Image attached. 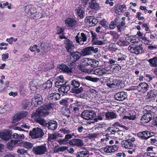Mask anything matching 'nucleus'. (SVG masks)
Segmentation results:
<instances>
[{
  "label": "nucleus",
  "instance_id": "obj_1",
  "mask_svg": "<svg viewBox=\"0 0 157 157\" xmlns=\"http://www.w3.org/2000/svg\"><path fill=\"white\" fill-rule=\"evenodd\" d=\"M53 106V105L52 103L43 105L36 112L32 113V117L42 126L47 128L48 122H47L42 118L49 114L48 111L52 108Z\"/></svg>",
  "mask_w": 157,
  "mask_h": 157
},
{
  "label": "nucleus",
  "instance_id": "obj_2",
  "mask_svg": "<svg viewBox=\"0 0 157 157\" xmlns=\"http://www.w3.org/2000/svg\"><path fill=\"white\" fill-rule=\"evenodd\" d=\"M69 86L71 88V91L73 93L80 94L82 92L83 90V89L82 87H80V82L76 80H71Z\"/></svg>",
  "mask_w": 157,
  "mask_h": 157
},
{
  "label": "nucleus",
  "instance_id": "obj_3",
  "mask_svg": "<svg viewBox=\"0 0 157 157\" xmlns=\"http://www.w3.org/2000/svg\"><path fill=\"white\" fill-rule=\"evenodd\" d=\"M90 37L89 33L86 31H84L83 33H78L77 34L75 37V40L77 43L82 45L84 44L85 42L87 41V38Z\"/></svg>",
  "mask_w": 157,
  "mask_h": 157
},
{
  "label": "nucleus",
  "instance_id": "obj_4",
  "mask_svg": "<svg viewBox=\"0 0 157 157\" xmlns=\"http://www.w3.org/2000/svg\"><path fill=\"white\" fill-rule=\"evenodd\" d=\"M32 151L36 155H41L45 154L48 152L47 145L44 144L33 147Z\"/></svg>",
  "mask_w": 157,
  "mask_h": 157
},
{
  "label": "nucleus",
  "instance_id": "obj_5",
  "mask_svg": "<svg viewBox=\"0 0 157 157\" xmlns=\"http://www.w3.org/2000/svg\"><path fill=\"white\" fill-rule=\"evenodd\" d=\"M44 135L43 131L40 128H34L30 131L29 135L33 139L40 138Z\"/></svg>",
  "mask_w": 157,
  "mask_h": 157
},
{
  "label": "nucleus",
  "instance_id": "obj_6",
  "mask_svg": "<svg viewBox=\"0 0 157 157\" xmlns=\"http://www.w3.org/2000/svg\"><path fill=\"white\" fill-rule=\"evenodd\" d=\"M81 116L83 119L86 120L94 119L96 116L95 112L92 110H87L84 111L81 113Z\"/></svg>",
  "mask_w": 157,
  "mask_h": 157
},
{
  "label": "nucleus",
  "instance_id": "obj_7",
  "mask_svg": "<svg viewBox=\"0 0 157 157\" xmlns=\"http://www.w3.org/2000/svg\"><path fill=\"white\" fill-rule=\"evenodd\" d=\"M81 52L82 56H85L91 55L93 53L98 52V48H94L93 47H88L82 49Z\"/></svg>",
  "mask_w": 157,
  "mask_h": 157
},
{
  "label": "nucleus",
  "instance_id": "obj_8",
  "mask_svg": "<svg viewBox=\"0 0 157 157\" xmlns=\"http://www.w3.org/2000/svg\"><path fill=\"white\" fill-rule=\"evenodd\" d=\"M132 45L129 46L128 48V50L131 52L138 55L141 53L143 52V47L142 45H136L135 47L132 46Z\"/></svg>",
  "mask_w": 157,
  "mask_h": 157
},
{
  "label": "nucleus",
  "instance_id": "obj_9",
  "mask_svg": "<svg viewBox=\"0 0 157 157\" xmlns=\"http://www.w3.org/2000/svg\"><path fill=\"white\" fill-rule=\"evenodd\" d=\"M69 144L72 146H76L80 147L85 146V144L82 140L74 138L69 140Z\"/></svg>",
  "mask_w": 157,
  "mask_h": 157
},
{
  "label": "nucleus",
  "instance_id": "obj_10",
  "mask_svg": "<svg viewBox=\"0 0 157 157\" xmlns=\"http://www.w3.org/2000/svg\"><path fill=\"white\" fill-rule=\"evenodd\" d=\"M154 117V114L145 113L142 116L140 120V122L143 124L147 123L153 119Z\"/></svg>",
  "mask_w": 157,
  "mask_h": 157
},
{
  "label": "nucleus",
  "instance_id": "obj_11",
  "mask_svg": "<svg viewBox=\"0 0 157 157\" xmlns=\"http://www.w3.org/2000/svg\"><path fill=\"white\" fill-rule=\"evenodd\" d=\"M137 135L140 138L144 140H147L153 136L150 131L147 130L138 133Z\"/></svg>",
  "mask_w": 157,
  "mask_h": 157
},
{
  "label": "nucleus",
  "instance_id": "obj_12",
  "mask_svg": "<svg viewBox=\"0 0 157 157\" xmlns=\"http://www.w3.org/2000/svg\"><path fill=\"white\" fill-rule=\"evenodd\" d=\"M23 143L22 140H11L7 144L8 148L10 150L13 149V147L21 145Z\"/></svg>",
  "mask_w": 157,
  "mask_h": 157
},
{
  "label": "nucleus",
  "instance_id": "obj_13",
  "mask_svg": "<svg viewBox=\"0 0 157 157\" xmlns=\"http://www.w3.org/2000/svg\"><path fill=\"white\" fill-rule=\"evenodd\" d=\"M127 93L122 91L116 93L114 96V98L117 101H123L127 98Z\"/></svg>",
  "mask_w": 157,
  "mask_h": 157
},
{
  "label": "nucleus",
  "instance_id": "obj_14",
  "mask_svg": "<svg viewBox=\"0 0 157 157\" xmlns=\"http://www.w3.org/2000/svg\"><path fill=\"white\" fill-rule=\"evenodd\" d=\"M65 48L68 52H71L75 48V45L70 40L67 39L65 42Z\"/></svg>",
  "mask_w": 157,
  "mask_h": 157
},
{
  "label": "nucleus",
  "instance_id": "obj_15",
  "mask_svg": "<svg viewBox=\"0 0 157 157\" xmlns=\"http://www.w3.org/2000/svg\"><path fill=\"white\" fill-rule=\"evenodd\" d=\"M118 147L117 145H107L104 148L103 150L105 153H110L114 152L118 150Z\"/></svg>",
  "mask_w": 157,
  "mask_h": 157
},
{
  "label": "nucleus",
  "instance_id": "obj_16",
  "mask_svg": "<svg viewBox=\"0 0 157 157\" xmlns=\"http://www.w3.org/2000/svg\"><path fill=\"white\" fill-rule=\"evenodd\" d=\"M59 68L64 72L66 73L68 75L72 76L73 74L72 69L68 67L66 65L64 64L60 65L59 66Z\"/></svg>",
  "mask_w": 157,
  "mask_h": 157
},
{
  "label": "nucleus",
  "instance_id": "obj_17",
  "mask_svg": "<svg viewBox=\"0 0 157 157\" xmlns=\"http://www.w3.org/2000/svg\"><path fill=\"white\" fill-rule=\"evenodd\" d=\"M36 11V8L33 5H29L25 7V11L28 16L30 17Z\"/></svg>",
  "mask_w": 157,
  "mask_h": 157
},
{
  "label": "nucleus",
  "instance_id": "obj_18",
  "mask_svg": "<svg viewBox=\"0 0 157 157\" xmlns=\"http://www.w3.org/2000/svg\"><path fill=\"white\" fill-rule=\"evenodd\" d=\"M91 73H92L93 74H95L99 76H101L103 75L106 73V71L103 68H98L95 69H92V71H91Z\"/></svg>",
  "mask_w": 157,
  "mask_h": 157
},
{
  "label": "nucleus",
  "instance_id": "obj_19",
  "mask_svg": "<svg viewBox=\"0 0 157 157\" xmlns=\"http://www.w3.org/2000/svg\"><path fill=\"white\" fill-rule=\"evenodd\" d=\"M121 144L123 147L126 149H132V148L135 147L136 145L134 144L129 140H123L121 142Z\"/></svg>",
  "mask_w": 157,
  "mask_h": 157
},
{
  "label": "nucleus",
  "instance_id": "obj_20",
  "mask_svg": "<svg viewBox=\"0 0 157 157\" xmlns=\"http://www.w3.org/2000/svg\"><path fill=\"white\" fill-rule=\"evenodd\" d=\"M58 123L54 120H51L48 122V125L47 127L48 129L54 131L57 128Z\"/></svg>",
  "mask_w": 157,
  "mask_h": 157
},
{
  "label": "nucleus",
  "instance_id": "obj_21",
  "mask_svg": "<svg viewBox=\"0 0 157 157\" xmlns=\"http://www.w3.org/2000/svg\"><path fill=\"white\" fill-rule=\"evenodd\" d=\"M0 138L3 140L7 141L11 138V135L8 131L1 132H0Z\"/></svg>",
  "mask_w": 157,
  "mask_h": 157
},
{
  "label": "nucleus",
  "instance_id": "obj_22",
  "mask_svg": "<svg viewBox=\"0 0 157 157\" xmlns=\"http://www.w3.org/2000/svg\"><path fill=\"white\" fill-rule=\"evenodd\" d=\"M82 56V53H80L78 52H74L71 54V59L73 61V63L75 62L79 59Z\"/></svg>",
  "mask_w": 157,
  "mask_h": 157
},
{
  "label": "nucleus",
  "instance_id": "obj_23",
  "mask_svg": "<svg viewBox=\"0 0 157 157\" xmlns=\"http://www.w3.org/2000/svg\"><path fill=\"white\" fill-rule=\"evenodd\" d=\"M76 23V20L74 18H68L65 21V23L67 27H73L75 26Z\"/></svg>",
  "mask_w": 157,
  "mask_h": 157
},
{
  "label": "nucleus",
  "instance_id": "obj_24",
  "mask_svg": "<svg viewBox=\"0 0 157 157\" xmlns=\"http://www.w3.org/2000/svg\"><path fill=\"white\" fill-rule=\"evenodd\" d=\"M50 49L49 46L48 44L47 43H42L41 44L40 52L42 55L45 54Z\"/></svg>",
  "mask_w": 157,
  "mask_h": 157
},
{
  "label": "nucleus",
  "instance_id": "obj_25",
  "mask_svg": "<svg viewBox=\"0 0 157 157\" xmlns=\"http://www.w3.org/2000/svg\"><path fill=\"white\" fill-rule=\"evenodd\" d=\"M156 108L155 106L154 107L152 106L147 105L144 107V112H146V113H151V114H154V111L155 110Z\"/></svg>",
  "mask_w": 157,
  "mask_h": 157
},
{
  "label": "nucleus",
  "instance_id": "obj_26",
  "mask_svg": "<svg viewBox=\"0 0 157 157\" xmlns=\"http://www.w3.org/2000/svg\"><path fill=\"white\" fill-rule=\"evenodd\" d=\"M105 115L108 120H110L116 118L117 116L116 113L113 112H108L105 113Z\"/></svg>",
  "mask_w": 157,
  "mask_h": 157
},
{
  "label": "nucleus",
  "instance_id": "obj_27",
  "mask_svg": "<svg viewBox=\"0 0 157 157\" xmlns=\"http://www.w3.org/2000/svg\"><path fill=\"white\" fill-rule=\"evenodd\" d=\"M138 87L140 89H141L142 92H144L148 90L149 86L148 84L146 82H143L139 84L138 85Z\"/></svg>",
  "mask_w": 157,
  "mask_h": 157
},
{
  "label": "nucleus",
  "instance_id": "obj_28",
  "mask_svg": "<svg viewBox=\"0 0 157 157\" xmlns=\"http://www.w3.org/2000/svg\"><path fill=\"white\" fill-rule=\"evenodd\" d=\"M57 136L56 133L53 134H48V142L52 143L56 141L57 139Z\"/></svg>",
  "mask_w": 157,
  "mask_h": 157
},
{
  "label": "nucleus",
  "instance_id": "obj_29",
  "mask_svg": "<svg viewBox=\"0 0 157 157\" xmlns=\"http://www.w3.org/2000/svg\"><path fill=\"white\" fill-rule=\"evenodd\" d=\"M60 95L57 93H50L49 98L50 100H52L54 101H56L59 99L60 98Z\"/></svg>",
  "mask_w": 157,
  "mask_h": 157
},
{
  "label": "nucleus",
  "instance_id": "obj_30",
  "mask_svg": "<svg viewBox=\"0 0 157 157\" xmlns=\"http://www.w3.org/2000/svg\"><path fill=\"white\" fill-rule=\"evenodd\" d=\"M68 148V147L65 146H62L58 147H55L54 149V152L55 153H58L59 152H63L67 150Z\"/></svg>",
  "mask_w": 157,
  "mask_h": 157
},
{
  "label": "nucleus",
  "instance_id": "obj_31",
  "mask_svg": "<svg viewBox=\"0 0 157 157\" xmlns=\"http://www.w3.org/2000/svg\"><path fill=\"white\" fill-rule=\"evenodd\" d=\"M84 61L86 62V63L88 65H90L91 66H93L94 64H96L98 62L94 59H90L89 58H85Z\"/></svg>",
  "mask_w": 157,
  "mask_h": 157
},
{
  "label": "nucleus",
  "instance_id": "obj_32",
  "mask_svg": "<svg viewBox=\"0 0 157 157\" xmlns=\"http://www.w3.org/2000/svg\"><path fill=\"white\" fill-rule=\"evenodd\" d=\"M75 11L76 13L80 18H83L85 12L82 9L79 7H78L76 8Z\"/></svg>",
  "mask_w": 157,
  "mask_h": 157
},
{
  "label": "nucleus",
  "instance_id": "obj_33",
  "mask_svg": "<svg viewBox=\"0 0 157 157\" xmlns=\"http://www.w3.org/2000/svg\"><path fill=\"white\" fill-rule=\"evenodd\" d=\"M64 84L63 86H60L59 89V92H62L64 93H67V91L71 89L69 85L68 86L64 85Z\"/></svg>",
  "mask_w": 157,
  "mask_h": 157
},
{
  "label": "nucleus",
  "instance_id": "obj_34",
  "mask_svg": "<svg viewBox=\"0 0 157 157\" xmlns=\"http://www.w3.org/2000/svg\"><path fill=\"white\" fill-rule=\"evenodd\" d=\"M42 96L40 94H37L35 95V98L33 101L36 102L37 104L40 105L42 103Z\"/></svg>",
  "mask_w": 157,
  "mask_h": 157
},
{
  "label": "nucleus",
  "instance_id": "obj_35",
  "mask_svg": "<svg viewBox=\"0 0 157 157\" xmlns=\"http://www.w3.org/2000/svg\"><path fill=\"white\" fill-rule=\"evenodd\" d=\"M22 118V115L20 113H17L14 116L12 122L15 123L17 122L20 121Z\"/></svg>",
  "mask_w": 157,
  "mask_h": 157
},
{
  "label": "nucleus",
  "instance_id": "obj_36",
  "mask_svg": "<svg viewBox=\"0 0 157 157\" xmlns=\"http://www.w3.org/2000/svg\"><path fill=\"white\" fill-rule=\"evenodd\" d=\"M89 153L88 151H82L78 152L77 154V157H89Z\"/></svg>",
  "mask_w": 157,
  "mask_h": 157
},
{
  "label": "nucleus",
  "instance_id": "obj_37",
  "mask_svg": "<svg viewBox=\"0 0 157 157\" xmlns=\"http://www.w3.org/2000/svg\"><path fill=\"white\" fill-rule=\"evenodd\" d=\"M43 17L42 14L40 12H37L36 11L32 15L30 18L34 19L37 20Z\"/></svg>",
  "mask_w": 157,
  "mask_h": 157
},
{
  "label": "nucleus",
  "instance_id": "obj_38",
  "mask_svg": "<svg viewBox=\"0 0 157 157\" xmlns=\"http://www.w3.org/2000/svg\"><path fill=\"white\" fill-rule=\"evenodd\" d=\"M155 94L154 93V92L152 90L149 91L147 95V98L150 99L149 101L155 100Z\"/></svg>",
  "mask_w": 157,
  "mask_h": 157
},
{
  "label": "nucleus",
  "instance_id": "obj_39",
  "mask_svg": "<svg viewBox=\"0 0 157 157\" xmlns=\"http://www.w3.org/2000/svg\"><path fill=\"white\" fill-rule=\"evenodd\" d=\"M103 40H100L97 39L95 41H94V42H93V43L95 45H101L105 44L106 41V39L105 37H103Z\"/></svg>",
  "mask_w": 157,
  "mask_h": 157
},
{
  "label": "nucleus",
  "instance_id": "obj_40",
  "mask_svg": "<svg viewBox=\"0 0 157 157\" xmlns=\"http://www.w3.org/2000/svg\"><path fill=\"white\" fill-rule=\"evenodd\" d=\"M52 81L53 80L52 79H50L48 80L46 83L43 85L44 87L46 89H49L52 87Z\"/></svg>",
  "mask_w": 157,
  "mask_h": 157
},
{
  "label": "nucleus",
  "instance_id": "obj_41",
  "mask_svg": "<svg viewBox=\"0 0 157 157\" xmlns=\"http://www.w3.org/2000/svg\"><path fill=\"white\" fill-rule=\"evenodd\" d=\"M148 62L152 67H157V56L150 59L148 60Z\"/></svg>",
  "mask_w": 157,
  "mask_h": 157
},
{
  "label": "nucleus",
  "instance_id": "obj_42",
  "mask_svg": "<svg viewBox=\"0 0 157 157\" xmlns=\"http://www.w3.org/2000/svg\"><path fill=\"white\" fill-rule=\"evenodd\" d=\"M12 136L13 138L15 139L19 140H21L23 139L25 137L24 134H19L16 133H14L13 135Z\"/></svg>",
  "mask_w": 157,
  "mask_h": 157
},
{
  "label": "nucleus",
  "instance_id": "obj_43",
  "mask_svg": "<svg viewBox=\"0 0 157 157\" xmlns=\"http://www.w3.org/2000/svg\"><path fill=\"white\" fill-rule=\"evenodd\" d=\"M89 6L90 8L95 10H97L99 8V5L96 3L94 2V1H91L90 2Z\"/></svg>",
  "mask_w": 157,
  "mask_h": 157
},
{
  "label": "nucleus",
  "instance_id": "obj_44",
  "mask_svg": "<svg viewBox=\"0 0 157 157\" xmlns=\"http://www.w3.org/2000/svg\"><path fill=\"white\" fill-rule=\"evenodd\" d=\"M118 44L120 45L127 46L128 43L124 40V37H121L119 40L118 42Z\"/></svg>",
  "mask_w": 157,
  "mask_h": 157
},
{
  "label": "nucleus",
  "instance_id": "obj_45",
  "mask_svg": "<svg viewBox=\"0 0 157 157\" xmlns=\"http://www.w3.org/2000/svg\"><path fill=\"white\" fill-rule=\"evenodd\" d=\"M58 143L60 145H65L69 144V141H68L65 138L63 139H60L57 140Z\"/></svg>",
  "mask_w": 157,
  "mask_h": 157
},
{
  "label": "nucleus",
  "instance_id": "obj_46",
  "mask_svg": "<svg viewBox=\"0 0 157 157\" xmlns=\"http://www.w3.org/2000/svg\"><path fill=\"white\" fill-rule=\"evenodd\" d=\"M23 146L28 149H31L33 147V144L30 142L26 141L24 143Z\"/></svg>",
  "mask_w": 157,
  "mask_h": 157
},
{
  "label": "nucleus",
  "instance_id": "obj_47",
  "mask_svg": "<svg viewBox=\"0 0 157 157\" xmlns=\"http://www.w3.org/2000/svg\"><path fill=\"white\" fill-rule=\"evenodd\" d=\"M104 115L103 113L101 114L98 116L97 118H94V121H93L92 122V123H94V122L98 121V120L99 121H101L103 120V119L104 118Z\"/></svg>",
  "mask_w": 157,
  "mask_h": 157
},
{
  "label": "nucleus",
  "instance_id": "obj_48",
  "mask_svg": "<svg viewBox=\"0 0 157 157\" xmlns=\"http://www.w3.org/2000/svg\"><path fill=\"white\" fill-rule=\"evenodd\" d=\"M66 82L64 80H58L55 82V84L56 87H58L59 86H63Z\"/></svg>",
  "mask_w": 157,
  "mask_h": 157
},
{
  "label": "nucleus",
  "instance_id": "obj_49",
  "mask_svg": "<svg viewBox=\"0 0 157 157\" xmlns=\"http://www.w3.org/2000/svg\"><path fill=\"white\" fill-rule=\"evenodd\" d=\"M37 46L36 45H34L33 46H30L29 48V50L32 52H34L36 49V52L38 53H39L40 52V50L39 48H37Z\"/></svg>",
  "mask_w": 157,
  "mask_h": 157
},
{
  "label": "nucleus",
  "instance_id": "obj_50",
  "mask_svg": "<svg viewBox=\"0 0 157 157\" xmlns=\"http://www.w3.org/2000/svg\"><path fill=\"white\" fill-rule=\"evenodd\" d=\"M118 58L117 60L118 61L120 60L122 61L124 60H125L127 57L125 55L121 53L118 54Z\"/></svg>",
  "mask_w": 157,
  "mask_h": 157
},
{
  "label": "nucleus",
  "instance_id": "obj_51",
  "mask_svg": "<svg viewBox=\"0 0 157 157\" xmlns=\"http://www.w3.org/2000/svg\"><path fill=\"white\" fill-rule=\"evenodd\" d=\"M91 33L92 37V41L93 42L98 39L97 35L95 32L93 31L91 32Z\"/></svg>",
  "mask_w": 157,
  "mask_h": 157
},
{
  "label": "nucleus",
  "instance_id": "obj_52",
  "mask_svg": "<svg viewBox=\"0 0 157 157\" xmlns=\"http://www.w3.org/2000/svg\"><path fill=\"white\" fill-rule=\"evenodd\" d=\"M30 103V102L28 101L25 100L23 101L22 102V108L24 109H26L28 107Z\"/></svg>",
  "mask_w": 157,
  "mask_h": 157
},
{
  "label": "nucleus",
  "instance_id": "obj_53",
  "mask_svg": "<svg viewBox=\"0 0 157 157\" xmlns=\"http://www.w3.org/2000/svg\"><path fill=\"white\" fill-rule=\"evenodd\" d=\"M61 132L64 134H68L71 132V131L67 128H63L60 129Z\"/></svg>",
  "mask_w": 157,
  "mask_h": 157
},
{
  "label": "nucleus",
  "instance_id": "obj_54",
  "mask_svg": "<svg viewBox=\"0 0 157 157\" xmlns=\"http://www.w3.org/2000/svg\"><path fill=\"white\" fill-rule=\"evenodd\" d=\"M56 30L58 34H62L63 35L64 34V29L59 26H57L56 28Z\"/></svg>",
  "mask_w": 157,
  "mask_h": 157
},
{
  "label": "nucleus",
  "instance_id": "obj_55",
  "mask_svg": "<svg viewBox=\"0 0 157 157\" xmlns=\"http://www.w3.org/2000/svg\"><path fill=\"white\" fill-rule=\"evenodd\" d=\"M17 151L18 153L21 155L23 154L24 153H27V150L22 148H19Z\"/></svg>",
  "mask_w": 157,
  "mask_h": 157
},
{
  "label": "nucleus",
  "instance_id": "obj_56",
  "mask_svg": "<svg viewBox=\"0 0 157 157\" xmlns=\"http://www.w3.org/2000/svg\"><path fill=\"white\" fill-rule=\"evenodd\" d=\"M85 125L83 124L81 125H78L77 126V129L78 132L81 133L84 130H85L86 129L84 128V126Z\"/></svg>",
  "mask_w": 157,
  "mask_h": 157
},
{
  "label": "nucleus",
  "instance_id": "obj_57",
  "mask_svg": "<svg viewBox=\"0 0 157 157\" xmlns=\"http://www.w3.org/2000/svg\"><path fill=\"white\" fill-rule=\"evenodd\" d=\"M114 81L115 83V86L116 87L115 88L117 89H119L120 88H121V86H120L121 82L120 81L116 80H114Z\"/></svg>",
  "mask_w": 157,
  "mask_h": 157
},
{
  "label": "nucleus",
  "instance_id": "obj_58",
  "mask_svg": "<svg viewBox=\"0 0 157 157\" xmlns=\"http://www.w3.org/2000/svg\"><path fill=\"white\" fill-rule=\"evenodd\" d=\"M136 118L135 116L129 115V116H124L123 117V119H128L129 120H134Z\"/></svg>",
  "mask_w": 157,
  "mask_h": 157
},
{
  "label": "nucleus",
  "instance_id": "obj_59",
  "mask_svg": "<svg viewBox=\"0 0 157 157\" xmlns=\"http://www.w3.org/2000/svg\"><path fill=\"white\" fill-rule=\"evenodd\" d=\"M117 26V25L115 22H111L109 25V28L110 29L112 30L114 29Z\"/></svg>",
  "mask_w": 157,
  "mask_h": 157
},
{
  "label": "nucleus",
  "instance_id": "obj_60",
  "mask_svg": "<svg viewBox=\"0 0 157 157\" xmlns=\"http://www.w3.org/2000/svg\"><path fill=\"white\" fill-rule=\"evenodd\" d=\"M30 87L31 90L34 91H36L37 89L36 86L32 82L30 83Z\"/></svg>",
  "mask_w": 157,
  "mask_h": 157
},
{
  "label": "nucleus",
  "instance_id": "obj_61",
  "mask_svg": "<svg viewBox=\"0 0 157 157\" xmlns=\"http://www.w3.org/2000/svg\"><path fill=\"white\" fill-rule=\"evenodd\" d=\"M78 70L82 72H85L86 71V70L85 69V66L83 65H78Z\"/></svg>",
  "mask_w": 157,
  "mask_h": 157
},
{
  "label": "nucleus",
  "instance_id": "obj_62",
  "mask_svg": "<svg viewBox=\"0 0 157 157\" xmlns=\"http://www.w3.org/2000/svg\"><path fill=\"white\" fill-rule=\"evenodd\" d=\"M150 143L151 144H157V136L154 138H151L150 139Z\"/></svg>",
  "mask_w": 157,
  "mask_h": 157
},
{
  "label": "nucleus",
  "instance_id": "obj_63",
  "mask_svg": "<svg viewBox=\"0 0 157 157\" xmlns=\"http://www.w3.org/2000/svg\"><path fill=\"white\" fill-rule=\"evenodd\" d=\"M106 85L107 86H108V87L110 88H112L113 87H116L115 86V83H114V80L113 81L112 83H106Z\"/></svg>",
  "mask_w": 157,
  "mask_h": 157
},
{
  "label": "nucleus",
  "instance_id": "obj_64",
  "mask_svg": "<svg viewBox=\"0 0 157 157\" xmlns=\"http://www.w3.org/2000/svg\"><path fill=\"white\" fill-rule=\"evenodd\" d=\"M60 104L63 105H66L67 106L68 105V102L66 100H63L60 102Z\"/></svg>",
  "mask_w": 157,
  "mask_h": 157
}]
</instances>
